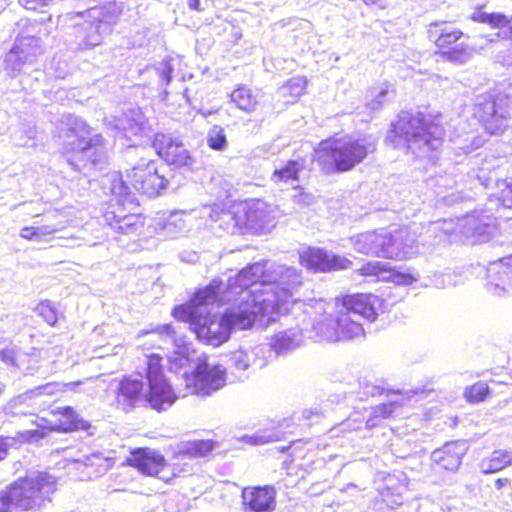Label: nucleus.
<instances>
[{"label": "nucleus", "instance_id": "7", "mask_svg": "<svg viewBox=\"0 0 512 512\" xmlns=\"http://www.w3.org/2000/svg\"><path fill=\"white\" fill-rule=\"evenodd\" d=\"M353 248L362 254L402 260L406 258L405 244L383 229L365 231L350 237Z\"/></svg>", "mask_w": 512, "mask_h": 512}, {"label": "nucleus", "instance_id": "28", "mask_svg": "<svg viewBox=\"0 0 512 512\" xmlns=\"http://www.w3.org/2000/svg\"><path fill=\"white\" fill-rule=\"evenodd\" d=\"M230 101L240 110L251 113L256 110L258 105L257 96L253 91L245 86L239 85L230 93Z\"/></svg>", "mask_w": 512, "mask_h": 512}, {"label": "nucleus", "instance_id": "17", "mask_svg": "<svg viewBox=\"0 0 512 512\" xmlns=\"http://www.w3.org/2000/svg\"><path fill=\"white\" fill-rule=\"evenodd\" d=\"M263 314V305L256 299L242 301L240 305L226 310L222 317L224 327L228 330V339L233 330H248L252 328Z\"/></svg>", "mask_w": 512, "mask_h": 512}, {"label": "nucleus", "instance_id": "16", "mask_svg": "<svg viewBox=\"0 0 512 512\" xmlns=\"http://www.w3.org/2000/svg\"><path fill=\"white\" fill-rule=\"evenodd\" d=\"M336 312V317L320 323L319 329L329 341H348L365 335L362 324L354 321L349 313L341 310Z\"/></svg>", "mask_w": 512, "mask_h": 512}, {"label": "nucleus", "instance_id": "36", "mask_svg": "<svg viewBox=\"0 0 512 512\" xmlns=\"http://www.w3.org/2000/svg\"><path fill=\"white\" fill-rule=\"evenodd\" d=\"M207 145L214 151H223L228 146L225 130L220 125H213L206 137Z\"/></svg>", "mask_w": 512, "mask_h": 512}, {"label": "nucleus", "instance_id": "5", "mask_svg": "<svg viewBox=\"0 0 512 512\" xmlns=\"http://www.w3.org/2000/svg\"><path fill=\"white\" fill-rule=\"evenodd\" d=\"M426 33L435 47L434 54L445 62L462 64L473 54V46L465 41L469 36L450 21H433L427 25Z\"/></svg>", "mask_w": 512, "mask_h": 512}, {"label": "nucleus", "instance_id": "42", "mask_svg": "<svg viewBox=\"0 0 512 512\" xmlns=\"http://www.w3.org/2000/svg\"><path fill=\"white\" fill-rule=\"evenodd\" d=\"M507 464L500 456L493 455L490 457L486 464H484L483 473L490 474L502 470Z\"/></svg>", "mask_w": 512, "mask_h": 512}, {"label": "nucleus", "instance_id": "46", "mask_svg": "<svg viewBox=\"0 0 512 512\" xmlns=\"http://www.w3.org/2000/svg\"><path fill=\"white\" fill-rule=\"evenodd\" d=\"M9 453L8 438L0 436V461L4 460Z\"/></svg>", "mask_w": 512, "mask_h": 512}, {"label": "nucleus", "instance_id": "24", "mask_svg": "<svg viewBox=\"0 0 512 512\" xmlns=\"http://www.w3.org/2000/svg\"><path fill=\"white\" fill-rule=\"evenodd\" d=\"M176 400L175 393L167 380L149 383L148 393L144 402L149 403L154 410L161 412L172 406Z\"/></svg>", "mask_w": 512, "mask_h": 512}, {"label": "nucleus", "instance_id": "30", "mask_svg": "<svg viewBox=\"0 0 512 512\" xmlns=\"http://www.w3.org/2000/svg\"><path fill=\"white\" fill-rule=\"evenodd\" d=\"M400 406V403L395 401L376 405L372 408L371 414L366 420V428L373 429L380 426L383 421L392 418Z\"/></svg>", "mask_w": 512, "mask_h": 512}, {"label": "nucleus", "instance_id": "19", "mask_svg": "<svg viewBox=\"0 0 512 512\" xmlns=\"http://www.w3.org/2000/svg\"><path fill=\"white\" fill-rule=\"evenodd\" d=\"M39 39L35 36L18 37L4 58L6 70L20 72L25 64L32 63L38 55Z\"/></svg>", "mask_w": 512, "mask_h": 512}, {"label": "nucleus", "instance_id": "43", "mask_svg": "<svg viewBox=\"0 0 512 512\" xmlns=\"http://www.w3.org/2000/svg\"><path fill=\"white\" fill-rule=\"evenodd\" d=\"M55 0H19L22 7L27 10H37L40 7L48 6Z\"/></svg>", "mask_w": 512, "mask_h": 512}, {"label": "nucleus", "instance_id": "33", "mask_svg": "<svg viewBox=\"0 0 512 512\" xmlns=\"http://www.w3.org/2000/svg\"><path fill=\"white\" fill-rule=\"evenodd\" d=\"M82 384V381H76V382H69L60 384L58 382H49L45 383L43 385L37 386L34 389L28 391L25 393V398L27 400H34L37 397L43 396V395H53L56 394L59 391H62L63 389H72L75 386H78Z\"/></svg>", "mask_w": 512, "mask_h": 512}, {"label": "nucleus", "instance_id": "40", "mask_svg": "<svg viewBox=\"0 0 512 512\" xmlns=\"http://www.w3.org/2000/svg\"><path fill=\"white\" fill-rule=\"evenodd\" d=\"M215 447L213 440H196L189 444L187 452L195 457L207 456Z\"/></svg>", "mask_w": 512, "mask_h": 512}, {"label": "nucleus", "instance_id": "12", "mask_svg": "<svg viewBox=\"0 0 512 512\" xmlns=\"http://www.w3.org/2000/svg\"><path fill=\"white\" fill-rule=\"evenodd\" d=\"M156 154L169 166L180 169L190 167L193 157L178 137L168 133H156L152 139Z\"/></svg>", "mask_w": 512, "mask_h": 512}, {"label": "nucleus", "instance_id": "45", "mask_svg": "<svg viewBox=\"0 0 512 512\" xmlns=\"http://www.w3.org/2000/svg\"><path fill=\"white\" fill-rule=\"evenodd\" d=\"M152 332L159 334V335L166 334L171 337L175 335L174 327L171 324H164V325L158 326V327L154 328L152 330Z\"/></svg>", "mask_w": 512, "mask_h": 512}, {"label": "nucleus", "instance_id": "4", "mask_svg": "<svg viewBox=\"0 0 512 512\" xmlns=\"http://www.w3.org/2000/svg\"><path fill=\"white\" fill-rule=\"evenodd\" d=\"M440 119V114L402 111L391 123L386 142L394 147L402 141L408 145L417 141L430 144L444 133Z\"/></svg>", "mask_w": 512, "mask_h": 512}, {"label": "nucleus", "instance_id": "29", "mask_svg": "<svg viewBox=\"0 0 512 512\" xmlns=\"http://www.w3.org/2000/svg\"><path fill=\"white\" fill-rule=\"evenodd\" d=\"M308 81L305 76H294L288 79L281 87L280 94L286 104H293L305 94Z\"/></svg>", "mask_w": 512, "mask_h": 512}, {"label": "nucleus", "instance_id": "41", "mask_svg": "<svg viewBox=\"0 0 512 512\" xmlns=\"http://www.w3.org/2000/svg\"><path fill=\"white\" fill-rule=\"evenodd\" d=\"M57 231H59V229L53 226H43L41 228L34 226H25L21 229L20 237L30 241L38 238L40 235L53 234Z\"/></svg>", "mask_w": 512, "mask_h": 512}, {"label": "nucleus", "instance_id": "50", "mask_svg": "<svg viewBox=\"0 0 512 512\" xmlns=\"http://www.w3.org/2000/svg\"><path fill=\"white\" fill-rule=\"evenodd\" d=\"M4 387H5V386H4L3 384H0V395L3 393V391H4Z\"/></svg>", "mask_w": 512, "mask_h": 512}, {"label": "nucleus", "instance_id": "49", "mask_svg": "<svg viewBox=\"0 0 512 512\" xmlns=\"http://www.w3.org/2000/svg\"><path fill=\"white\" fill-rule=\"evenodd\" d=\"M367 5L377 4L380 0H362Z\"/></svg>", "mask_w": 512, "mask_h": 512}, {"label": "nucleus", "instance_id": "39", "mask_svg": "<svg viewBox=\"0 0 512 512\" xmlns=\"http://www.w3.org/2000/svg\"><path fill=\"white\" fill-rule=\"evenodd\" d=\"M270 347L275 353L282 354L294 347V341L293 338L289 335L285 333H279L272 336L270 340Z\"/></svg>", "mask_w": 512, "mask_h": 512}, {"label": "nucleus", "instance_id": "20", "mask_svg": "<svg viewBox=\"0 0 512 512\" xmlns=\"http://www.w3.org/2000/svg\"><path fill=\"white\" fill-rule=\"evenodd\" d=\"M241 504L250 512H273L277 505V491L272 485L244 487Z\"/></svg>", "mask_w": 512, "mask_h": 512}, {"label": "nucleus", "instance_id": "6", "mask_svg": "<svg viewBox=\"0 0 512 512\" xmlns=\"http://www.w3.org/2000/svg\"><path fill=\"white\" fill-rule=\"evenodd\" d=\"M51 414L54 421L40 418L35 429L17 432L14 437L15 441L19 444H30L44 439L51 432L72 433L90 428V423L80 417L71 406L58 407L52 410Z\"/></svg>", "mask_w": 512, "mask_h": 512}, {"label": "nucleus", "instance_id": "23", "mask_svg": "<svg viewBox=\"0 0 512 512\" xmlns=\"http://www.w3.org/2000/svg\"><path fill=\"white\" fill-rule=\"evenodd\" d=\"M483 7V5L478 6L470 19L476 23L487 24L492 29H503L497 34L498 37L506 39L512 44V15L508 16L500 12H482Z\"/></svg>", "mask_w": 512, "mask_h": 512}, {"label": "nucleus", "instance_id": "8", "mask_svg": "<svg viewBox=\"0 0 512 512\" xmlns=\"http://www.w3.org/2000/svg\"><path fill=\"white\" fill-rule=\"evenodd\" d=\"M223 212L230 216L242 234H261L270 223L269 205L259 199L234 201Z\"/></svg>", "mask_w": 512, "mask_h": 512}, {"label": "nucleus", "instance_id": "14", "mask_svg": "<svg viewBox=\"0 0 512 512\" xmlns=\"http://www.w3.org/2000/svg\"><path fill=\"white\" fill-rule=\"evenodd\" d=\"M227 371L220 365L199 363L192 372L191 388L198 396H209L226 385Z\"/></svg>", "mask_w": 512, "mask_h": 512}, {"label": "nucleus", "instance_id": "18", "mask_svg": "<svg viewBox=\"0 0 512 512\" xmlns=\"http://www.w3.org/2000/svg\"><path fill=\"white\" fill-rule=\"evenodd\" d=\"M474 117L488 134H499L505 130L506 112L494 96H484L476 104Z\"/></svg>", "mask_w": 512, "mask_h": 512}, {"label": "nucleus", "instance_id": "1", "mask_svg": "<svg viewBox=\"0 0 512 512\" xmlns=\"http://www.w3.org/2000/svg\"><path fill=\"white\" fill-rule=\"evenodd\" d=\"M375 151V144L365 139L332 135L317 144L312 161L325 173H343L353 170Z\"/></svg>", "mask_w": 512, "mask_h": 512}, {"label": "nucleus", "instance_id": "47", "mask_svg": "<svg viewBox=\"0 0 512 512\" xmlns=\"http://www.w3.org/2000/svg\"><path fill=\"white\" fill-rule=\"evenodd\" d=\"M510 484H511V479L509 477H500L495 480V486L498 490H500Z\"/></svg>", "mask_w": 512, "mask_h": 512}, {"label": "nucleus", "instance_id": "10", "mask_svg": "<svg viewBox=\"0 0 512 512\" xmlns=\"http://www.w3.org/2000/svg\"><path fill=\"white\" fill-rule=\"evenodd\" d=\"M122 181V179L120 180ZM123 182L137 193L154 197L164 191L169 180L156 160H140L126 171Z\"/></svg>", "mask_w": 512, "mask_h": 512}, {"label": "nucleus", "instance_id": "34", "mask_svg": "<svg viewBox=\"0 0 512 512\" xmlns=\"http://www.w3.org/2000/svg\"><path fill=\"white\" fill-rule=\"evenodd\" d=\"M491 394L490 388L486 382L478 381L464 389L463 396L466 402L478 404L484 402Z\"/></svg>", "mask_w": 512, "mask_h": 512}, {"label": "nucleus", "instance_id": "22", "mask_svg": "<svg viewBox=\"0 0 512 512\" xmlns=\"http://www.w3.org/2000/svg\"><path fill=\"white\" fill-rule=\"evenodd\" d=\"M69 141L67 143L68 151L71 153H85L92 150V156H99L103 146V139L100 135L90 136V131L86 126L72 127L67 135Z\"/></svg>", "mask_w": 512, "mask_h": 512}, {"label": "nucleus", "instance_id": "13", "mask_svg": "<svg viewBox=\"0 0 512 512\" xmlns=\"http://www.w3.org/2000/svg\"><path fill=\"white\" fill-rule=\"evenodd\" d=\"M299 263L313 272L329 273L346 270L352 266V261L336 254H330L318 247H307L299 253Z\"/></svg>", "mask_w": 512, "mask_h": 512}, {"label": "nucleus", "instance_id": "26", "mask_svg": "<svg viewBox=\"0 0 512 512\" xmlns=\"http://www.w3.org/2000/svg\"><path fill=\"white\" fill-rule=\"evenodd\" d=\"M437 466L445 471H455L461 465L463 451L456 443H447L434 453Z\"/></svg>", "mask_w": 512, "mask_h": 512}, {"label": "nucleus", "instance_id": "9", "mask_svg": "<svg viewBox=\"0 0 512 512\" xmlns=\"http://www.w3.org/2000/svg\"><path fill=\"white\" fill-rule=\"evenodd\" d=\"M112 196L106 203L103 217L106 223L119 233H129L136 229L140 215L131 213L127 204H133L131 191L123 181H115L111 188Z\"/></svg>", "mask_w": 512, "mask_h": 512}, {"label": "nucleus", "instance_id": "2", "mask_svg": "<svg viewBox=\"0 0 512 512\" xmlns=\"http://www.w3.org/2000/svg\"><path fill=\"white\" fill-rule=\"evenodd\" d=\"M56 484L46 473L26 474L0 491V512H35L51 502Z\"/></svg>", "mask_w": 512, "mask_h": 512}, {"label": "nucleus", "instance_id": "11", "mask_svg": "<svg viewBox=\"0 0 512 512\" xmlns=\"http://www.w3.org/2000/svg\"><path fill=\"white\" fill-rule=\"evenodd\" d=\"M384 300L370 292H356L339 295L334 298L336 310L347 313L358 314L370 322L376 320L378 311L381 309Z\"/></svg>", "mask_w": 512, "mask_h": 512}, {"label": "nucleus", "instance_id": "48", "mask_svg": "<svg viewBox=\"0 0 512 512\" xmlns=\"http://www.w3.org/2000/svg\"><path fill=\"white\" fill-rule=\"evenodd\" d=\"M188 6L191 10L200 11V1L199 0H188Z\"/></svg>", "mask_w": 512, "mask_h": 512}, {"label": "nucleus", "instance_id": "37", "mask_svg": "<svg viewBox=\"0 0 512 512\" xmlns=\"http://www.w3.org/2000/svg\"><path fill=\"white\" fill-rule=\"evenodd\" d=\"M389 272L385 277V282L393 283L398 286H409L413 284L417 278L413 272L399 271L395 267L388 265Z\"/></svg>", "mask_w": 512, "mask_h": 512}, {"label": "nucleus", "instance_id": "38", "mask_svg": "<svg viewBox=\"0 0 512 512\" xmlns=\"http://www.w3.org/2000/svg\"><path fill=\"white\" fill-rule=\"evenodd\" d=\"M35 312L50 326H55L59 320V313L53 303L49 300L40 301Z\"/></svg>", "mask_w": 512, "mask_h": 512}, {"label": "nucleus", "instance_id": "3", "mask_svg": "<svg viewBox=\"0 0 512 512\" xmlns=\"http://www.w3.org/2000/svg\"><path fill=\"white\" fill-rule=\"evenodd\" d=\"M213 296V288L207 286L195 293L193 302L174 306L171 315L177 321L188 323L200 341L218 347L228 340V330L224 327L223 317L217 318L214 314L199 309L200 305L205 304L207 299Z\"/></svg>", "mask_w": 512, "mask_h": 512}, {"label": "nucleus", "instance_id": "15", "mask_svg": "<svg viewBox=\"0 0 512 512\" xmlns=\"http://www.w3.org/2000/svg\"><path fill=\"white\" fill-rule=\"evenodd\" d=\"M124 465L135 469L146 477H158L167 467L166 457L157 449L148 446L130 449Z\"/></svg>", "mask_w": 512, "mask_h": 512}, {"label": "nucleus", "instance_id": "25", "mask_svg": "<svg viewBox=\"0 0 512 512\" xmlns=\"http://www.w3.org/2000/svg\"><path fill=\"white\" fill-rule=\"evenodd\" d=\"M273 282L271 273L266 269L264 264L255 263L242 269L237 276V283L243 291H247L249 295L253 294L251 287L256 285H268Z\"/></svg>", "mask_w": 512, "mask_h": 512}, {"label": "nucleus", "instance_id": "27", "mask_svg": "<svg viewBox=\"0 0 512 512\" xmlns=\"http://www.w3.org/2000/svg\"><path fill=\"white\" fill-rule=\"evenodd\" d=\"M488 201L497 208L512 210V179L497 180L495 190L489 194Z\"/></svg>", "mask_w": 512, "mask_h": 512}, {"label": "nucleus", "instance_id": "35", "mask_svg": "<svg viewBox=\"0 0 512 512\" xmlns=\"http://www.w3.org/2000/svg\"><path fill=\"white\" fill-rule=\"evenodd\" d=\"M162 360L163 358L158 354L152 353L148 355L145 371L148 383L166 380L163 373Z\"/></svg>", "mask_w": 512, "mask_h": 512}, {"label": "nucleus", "instance_id": "44", "mask_svg": "<svg viewBox=\"0 0 512 512\" xmlns=\"http://www.w3.org/2000/svg\"><path fill=\"white\" fill-rule=\"evenodd\" d=\"M0 359L8 365L17 366V354L13 349L5 348L0 350Z\"/></svg>", "mask_w": 512, "mask_h": 512}, {"label": "nucleus", "instance_id": "31", "mask_svg": "<svg viewBox=\"0 0 512 512\" xmlns=\"http://www.w3.org/2000/svg\"><path fill=\"white\" fill-rule=\"evenodd\" d=\"M304 169V159L288 160L283 167L275 169L272 173V180L275 183H287L298 181L300 173Z\"/></svg>", "mask_w": 512, "mask_h": 512}, {"label": "nucleus", "instance_id": "32", "mask_svg": "<svg viewBox=\"0 0 512 512\" xmlns=\"http://www.w3.org/2000/svg\"><path fill=\"white\" fill-rule=\"evenodd\" d=\"M357 274L363 278L372 281L385 282L387 272H389L388 264L380 261H368L361 265L357 270Z\"/></svg>", "mask_w": 512, "mask_h": 512}, {"label": "nucleus", "instance_id": "21", "mask_svg": "<svg viewBox=\"0 0 512 512\" xmlns=\"http://www.w3.org/2000/svg\"><path fill=\"white\" fill-rule=\"evenodd\" d=\"M145 400V384L141 379L124 375L118 382L115 404L122 411L129 412Z\"/></svg>", "mask_w": 512, "mask_h": 512}]
</instances>
